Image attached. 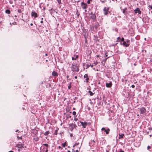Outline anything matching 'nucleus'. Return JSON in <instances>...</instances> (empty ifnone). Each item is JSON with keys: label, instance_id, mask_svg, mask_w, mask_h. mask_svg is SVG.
Instances as JSON below:
<instances>
[{"label": "nucleus", "instance_id": "nucleus-18", "mask_svg": "<svg viewBox=\"0 0 152 152\" xmlns=\"http://www.w3.org/2000/svg\"><path fill=\"white\" fill-rule=\"evenodd\" d=\"M88 93H89L90 95L91 96H92V95H93L94 93H92L91 91H88Z\"/></svg>", "mask_w": 152, "mask_h": 152}, {"label": "nucleus", "instance_id": "nucleus-36", "mask_svg": "<svg viewBox=\"0 0 152 152\" xmlns=\"http://www.w3.org/2000/svg\"><path fill=\"white\" fill-rule=\"evenodd\" d=\"M106 129H105L104 128H102V129H101V130H102V131H103V130H104V131H105V130Z\"/></svg>", "mask_w": 152, "mask_h": 152}, {"label": "nucleus", "instance_id": "nucleus-45", "mask_svg": "<svg viewBox=\"0 0 152 152\" xmlns=\"http://www.w3.org/2000/svg\"><path fill=\"white\" fill-rule=\"evenodd\" d=\"M75 79H77V76H75Z\"/></svg>", "mask_w": 152, "mask_h": 152}, {"label": "nucleus", "instance_id": "nucleus-23", "mask_svg": "<svg viewBox=\"0 0 152 152\" xmlns=\"http://www.w3.org/2000/svg\"><path fill=\"white\" fill-rule=\"evenodd\" d=\"M43 145L45 146V147H48V145L47 144H44L42 145V147H43Z\"/></svg>", "mask_w": 152, "mask_h": 152}, {"label": "nucleus", "instance_id": "nucleus-62", "mask_svg": "<svg viewBox=\"0 0 152 152\" xmlns=\"http://www.w3.org/2000/svg\"><path fill=\"white\" fill-rule=\"evenodd\" d=\"M75 121H76V119H75Z\"/></svg>", "mask_w": 152, "mask_h": 152}, {"label": "nucleus", "instance_id": "nucleus-42", "mask_svg": "<svg viewBox=\"0 0 152 152\" xmlns=\"http://www.w3.org/2000/svg\"><path fill=\"white\" fill-rule=\"evenodd\" d=\"M38 140V138H37L35 139V141H37Z\"/></svg>", "mask_w": 152, "mask_h": 152}, {"label": "nucleus", "instance_id": "nucleus-19", "mask_svg": "<svg viewBox=\"0 0 152 152\" xmlns=\"http://www.w3.org/2000/svg\"><path fill=\"white\" fill-rule=\"evenodd\" d=\"M5 12L7 14H10V11L9 10H7L5 11Z\"/></svg>", "mask_w": 152, "mask_h": 152}, {"label": "nucleus", "instance_id": "nucleus-56", "mask_svg": "<svg viewBox=\"0 0 152 152\" xmlns=\"http://www.w3.org/2000/svg\"><path fill=\"white\" fill-rule=\"evenodd\" d=\"M15 17H17V15H15Z\"/></svg>", "mask_w": 152, "mask_h": 152}, {"label": "nucleus", "instance_id": "nucleus-5", "mask_svg": "<svg viewBox=\"0 0 152 152\" xmlns=\"http://www.w3.org/2000/svg\"><path fill=\"white\" fill-rule=\"evenodd\" d=\"M134 13L136 14L138 13L139 14H140L141 13V11L140 10V9L138 8H136L134 10Z\"/></svg>", "mask_w": 152, "mask_h": 152}, {"label": "nucleus", "instance_id": "nucleus-44", "mask_svg": "<svg viewBox=\"0 0 152 152\" xmlns=\"http://www.w3.org/2000/svg\"><path fill=\"white\" fill-rule=\"evenodd\" d=\"M120 152H124V151L121 150Z\"/></svg>", "mask_w": 152, "mask_h": 152}, {"label": "nucleus", "instance_id": "nucleus-51", "mask_svg": "<svg viewBox=\"0 0 152 152\" xmlns=\"http://www.w3.org/2000/svg\"><path fill=\"white\" fill-rule=\"evenodd\" d=\"M105 56L106 57H107V55L106 54H105Z\"/></svg>", "mask_w": 152, "mask_h": 152}, {"label": "nucleus", "instance_id": "nucleus-9", "mask_svg": "<svg viewBox=\"0 0 152 152\" xmlns=\"http://www.w3.org/2000/svg\"><path fill=\"white\" fill-rule=\"evenodd\" d=\"M69 126L71 127L72 129V130L74 128H75L77 127V126L75 124H69Z\"/></svg>", "mask_w": 152, "mask_h": 152}, {"label": "nucleus", "instance_id": "nucleus-24", "mask_svg": "<svg viewBox=\"0 0 152 152\" xmlns=\"http://www.w3.org/2000/svg\"><path fill=\"white\" fill-rule=\"evenodd\" d=\"M87 66L88 67H89V66H91V67L92 68L93 66V65H91V64H90V65L88 64V65H87Z\"/></svg>", "mask_w": 152, "mask_h": 152}, {"label": "nucleus", "instance_id": "nucleus-1", "mask_svg": "<svg viewBox=\"0 0 152 152\" xmlns=\"http://www.w3.org/2000/svg\"><path fill=\"white\" fill-rule=\"evenodd\" d=\"M71 69L73 72H77L79 71L78 66L76 63V62H73L71 67Z\"/></svg>", "mask_w": 152, "mask_h": 152}, {"label": "nucleus", "instance_id": "nucleus-60", "mask_svg": "<svg viewBox=\"0 0 152 152\" xmlns=\"http://www.w3.org/2000/svg\"><path fill=\"white\" fill-rule=\"evenodd\" d=\"M18 131V130H17L16 131V132H17Z\"/></svg>", "mask_w": 152, "mask_h": 152}, {"label": "nucleus", "instance_id": "nucleus-52", "mask_svg": "<svg viewBox=\"0 0 152 152\" xmlns=\"http://www.w3.org/2000/svg\"><path fill=\"white\" fill-rule=\"evenodd\" d=\"M117 39H120V37H118L117 38Z\"/></svg>", "mask_w": 152, "mask_h": 152}, {"label": "nucleus", "instance_id": "nucleus-31", "mask_svg": "<svg viewBox=\"0 0 152 152\" xmlns=\"http://www.w3.org/2000/svg\"><path fill=\"white\" fill-rule=\"evenodd\" d=\"M92 0H88L87 1V3L88 4H89L90 3V1H91Z\"/></svg>", "mask_w": 152, "mask_h": 152}, {"label": "nucleus", "instance_id": "nucleus-61", "mask_svg": "<svg viewBox=\"0 0 152 152\" xmlns=\"http://www.w3.org/2000/svg\"><path fill=\"white\" fill-rule=\"evenodd\" d=\"M41 19H42V20H43V18H42Z\"/></svg>", "mask_w": 152, "mask_h": 152}, {"label": "nucleus", "instance_id": "nucleus-27", "mask_svg": "<svg viewBox=\"0 0 152 152\" xmlns=\"http://www.w3.org/2000/svg\"><path fill=\"white\" fill-rule=\"evenodd\" d=\"M54 134L56 135H57V130H56L54 132Z\"/></svg>", "mask_w": 152, "mask_h": 152}, {"label": "nucleus", "instance_id": "nucleus-30", "mask_svg": "<svg viewBox=\"0 0 152 152\" xmlns=\"http://www.w3.org/2000/svg\"><path fill=\"white\" fill-rule=\"evenodd\" d=\"M72 114H73L74 115H75L76 114V112L75 111H73L72 113Z\"/></svg>", "mask_w": 152, "mask_h": 152}, {"label": "nucleus", "instance_id": "nucleus-37", "mask_svg": "<svg viewBox=\"0 0 152 152\" xmlns=\"http://www.w3.org/2000/svg\"><path fill=\"white\" fill-rule=\"evenodd\" d=\"M12 24L13 25H15L16 24V22H14L12 23Z\"/></svg>", "mask_w": 152, "mask_h": 152}, {"label": "nucleus", "instance_id": "nucleus-25", "mask_svg": "<svg viewBox=\"0 0 152 152\" xmlns=\"http://www.w3.org/2000/svg\"><path fill=\"white\" fill-rule=\"evenodd\" d=\"M71 83H70V84L68 86V88L69 89H70V88L71 87Z\"/></svg>", "mask_w": 152, "mask_h": 152}, {"label": "nucleus", "instance_id": "nucleus-11", "mask_svg": "<svg viewBox=\"0 0 152 152\" xmlns=\"http://www.w3.org/2000/svg\"><path fill=\"white\" fill-rule=\"evenodd\" d=\"M52 75L54 76L57 77L58 75V73L57 72L53 71L52 72Z\"/></svg>", "mask_w": 152, "mask_h": 152}, {"label": "nucleus", "instance_id": "nucleus-55", "mask_svg": "<svg viewBox=\"0 0 152 152\" xmlns=\"http://www.w3.org/2000/svg\"><path fill=\"white\" fill-rule=\"evenodd\" d=\"M9 152H13V151H10Z\"/></svg>", "mask_w": 152, "mask_h": 152}, {"label": "nucleus", "instance_id": "nucleus-13", "mask_svg": "<svg viewBox=\"0 0 152 152\" xmlns=\"http://www.w3.org/2000/svg\"><path fill=\"white\" fill-rule=\"evenodd\" d=\"M112 84L111 82H110L108 83H106V86L107 87L110 88L112 86Z\"/></svg>", "mask_w": 152, "mask_h": 152}, {"label": "nucleus", "instance_id": "nucleus-41", "mask_svg": "<svg viewBox=\"0 0 152 152\" xmlns=\"http://www.w3.org/2000/svg\"><path fill=\"white\" fill-rule=\"evenodd\" d=\"M151 148V147L150 146H148L147 147V149H149Z\"/></svg>", "mask_w": 152, "mask_h": 152}, {"label": "nucleus", "instance_id": "nucleus-58", "mask_svg": "<svg viewBox=\"0 0 152 152\" xmlns=\"http://www.w3.org/2000/svg\"><path fill=\"white\" fill-rule=\"evenodd\" d=\"M85 12H86V11H87L86 10H85Z\"/></svg>", "mask_w": 152, "mask_h": 152}, {"label": "nucleus", "instance_id": "nucleus-2", "mask_svg": "<svg viewBox=\"0 0 152 152\" xmlns=\"http://www.w3.org/2000/svg\"><path fill=\"white\" fill-rule=\"evenodd\" d=\"M140 111L141 114H143L145 112L146 109L144 107H142L140 109Z\"/></svg>", "mask_w": 152, "mask_h": 152}, {"label": "nucleus", "instance_id": "nucleus-14", "mask_svg": "<svg viewBox=\"0 0 152 152\" xmlns=\"http://www.w3.org/2000/svg\"><path fill=\"white\" fill-rule=\"evenodd\" d=\"M43 152H48V147H43Z\"/></svg>", "mask_w": 152, "mask_h": 152}, {"label": "nucleus", "instance_id": "nucleus-20", "mask_svg": "<svg viewBox=\"0 0 152 152\" xmlns=\"http://www.w3.org/2000/svg\"><path fill=\"white\" fill-rule=\"evenodd\" d=\"M106 61L104 60V59L102 61L101 63L103 65H104Z\"/></svg>", "mask_w": 152, "mask_h": 152}, {"label": "nucleus", "instance_id": "nucleus-54", "mask_svg": "<svg viewBox=\"0 0 152 152\" xmlns=\"http://www.w3.org/2000/svg\"><path fill=\"white\" fill-rule=\"evenodd\" d=\"M43 9L44 10H45V7H44V8H43Z\"/></svg>", "mask_w": 152, "mask_h": 152}, {"label": "nucleus", "instance_id": "nucleus-3", "mask_svg": "<svg viewBox=\"0 0 152 152\" xmlns=\"http://www.w3.org/2000/svg\"><path fill=\"white\" fill-rule=\"evenodd\" d=\"M109 8H108L105 7L104 8L103 11L104 12V14L105 15H107L109 11Z\"/></svg>", "mask_w": 152, "mask_h": 152}, {"label": "nucleus", "instance_id": "nucleus-39", "mask_svg": "<svg viewBox=\"0 0 152 152\" xmlns=\"http://www.w3.org/2000/svg\"><path fill=\"white\" fill-rule=\"evenodd\" d=\"M95 17H96L94 15H93L92 16V18H93V19L95 18Z\"/></svg>", "mask_w": 152, "mask_h": 152}, {"label": "nucleus", "instance_id": "nucleus-10", "mask_svg": "<svg viewBox=\"0 0 152 152\" xmlns=\"http://www.w3.org/2000/svg\"><path fill=\"white\" fill-rule=\"evenodd\" d=\"M80 123H81V125L83 126V127L84 128H85L86 127V126H87V123L86 122H83L82 121H80Z\"/></svg>", "mask_w": 152, "mask_h": 152}, {"label": "nucleus", "instance_id": "nucleus-8", "mask_svg": "<svg viewBox=\"0 0 152 152\" xmlns=\"http://www.w3.org/2000/svg\"><path fill=\"white\" fill-rule=\"evenodd\" d=\"M24 144H18L16 145V147L19 148H23Z\"/></svg>", "mask_w": 152, "mask_h": 152}, {"label": "nucleus", "instance_id": "nucleus-26", "mask_svg": "<svg viewBox=\"0 0 152 152\" xmlns=\"http://www.w3.org/2000/svg\"><path fill=\"white\" fill-rule=\"evenodd\" d=\"M79 143L78 142L77 143H75V144L73 145V147H74V148H74V147L75 146H76L77 145H78L79 144Z\"/></svg>", "mask_w": 152, "mask_h": 152}, {"label": "nucleus", "instance_id": "nucleus-40", "mask_svg": "<svg viewBox=\"0 0 152 152\" xmlns=\"http://www.w3.org/2000/svg\"><path fill=\"white\" fill-rule=\"evenodd\" d=\"M109 57H107V58H105L104 59V60L105 61H106V60H107V59L109 58Z\"/></svg>", "mask_w": 152, "mask_h": 152}, {"label": "nucleus", "instance_id": "nucleus-63", "mask_svg": "<svg viewBox=\"0 0 152 152\" xmlns=\"http://www.w3.org/2000/svg\"><path fill=\"white\" fill-rule=\"evenodd\" d=\"M75 121H76V119H75Z\"/></svg>", "mask_w": 152, "mask_h": 152}, {"label": "nucleus", "instance_id": "nucleus-64", "mask_svg": "<svg viewBox=\"0 0 152 152\" xmlns=\"http://www.w3.org/2000/svg\"><path fill=\"white\" fill-rule=\"evenodd\" d=\"M68 152H70V151H68Z\"/></svg>", "mask_w": 152, "mask_h": 152}, {"label": "nucleus", "instance_id": "nucleus-32", "mask_svg": "<svg viewBox=\"0 0 152 152\" xmlns=\"http://www.w3.org/2000/svg\"><path fill=\"white\" fill-rule=\"evenodd\" d=\"M148 7L150 8H151V9L152 10V6H151V5H149L148 6Z\"/></svg>", "mask_w": 152, "mask_h": 152}, {"label": "nucleus", "instance_id": "nucleus-12", "mask_svg": "<svg viewBox=\"0 0 152 152\" xmlns=\"http://www.w3.org/2000/svg\"><path fill=\"white\" fill-rule=\"evenodd\" d=\"M78 58V55H75L72 57V59L73 60H77Z\"/></svg>", "mask_w": 152, "mask_h": 152}, {"label": "nucleus", "instance_id": "nucleus-29", "mask_svg": "<svg viewBox=\"0 0 152 152\" xmlns=\"http://www.w3.org/2000/svg\"><path fill=\"white\" fill-rule=\"evenodd\" d=\"M9 3L10 4H12L13 3V2L12 1V0H10Z\"/></svg>", "mask_w": 152, "mask_h": 152}, {"label": "nucleus", "instance_id": "nucleus-7", "mask_svg": "<svg viewBox=\"0 0 152 152\" xmlns=\"http://www.w3.org/2000/svg\"><path fill=\"white\" fill-rule=\"evenodd\" d=\"M31 15L32 16H34L35 18L37 17L38 16L37 13L34 11H32V12Z\"/></svg>", "mask_w": 152, "mask_h": 152}, {"label": "nucleus", "instance_id": "nucleus-16", "mask_svg": "<svg viewBox=\"0 0 152 152\" xmlns=\"http://www.w3.org/2000/svg\"><path fill=\"white\" fill-rule=\"evenodd\" d=\"M119 139H121L123 138V136H124V135L123 134H119Z\"/></svg>", "mask_w": 152, "mask_h": 152}, {"label": "nucleus", "instance_id": "nucleus-28", "mask_svg": "<svg viewBox=\"0 0 152 152\" xmlns=\"http://www.w3.org/2000/svg\"><path fill=\"white\" fill-rule=\"evenodd\" d=\"M58 3L59 4H60L61 3V0H57Z\"/></svg>", "mask_w": 152, "mask_h": 152}, {"label": "nucleus", "instance_id": "nucleus-53", "mask_svg": "<svg viewBox=\"0 0 152 152\" xmlns=\"http://www.w3.org/2000/svg\"><path fill=\"white\" fill-rule=\"evenodd\" d=\"M30 25H31V26H32V25H33V24L31 23V24H30Z\"/></svg>", "mask_w": 152, "mask_h": 152}, {"label": "nucleus", "instance_id": "nucleus-33", "mask_svg": "<svg viewBox=\"0 0 152 152\" xmlns=\"http://www.w3.org/2000/svg\"><path fill=\"white\" fill-rule=\"evenodd\" d=\"M18 12L20 13L21 12V9H18Z\"/></svg>", "mask_w": 152, "mask_h": 152}, {"label": "nucleus", "instance_id": "nucleus-21", "mask_svg": "<svg viewBox=\"0 0 152 152\" xmlns=\"http://www.w3.org/2000/svg\"><path fill=\"white\" fill-rule=\"evenodd\" d=\"M126 43L128 44L129 45H129L130 44V40L129 39H127L126 40Z\"/></svg>", "mask_w": 152, "mask_h": 152}, {"label": "nucleus", "instance_id": "nucleus-57", "mask_svg": "<svg viewBox=\"0 0 152 152\" xmlns=\"http://www.w3.org/2000/svg\"><path fill=\"white\" fill-rule=\"evenodd\" d=\"M149 136L150 137H151V135H150Z\"/></svg>", "mask_w": 152, "mask_h": 152}, {"label": "nucleus", "instance_id": "nucleus-17", "mask_svg": "<svg viewBox=\"0 0 152 152\" xmlns=\"http://www.w3.org/2000/svg\"><path fill=\"white\" fill-rule=\"evenodd\" d=\"M110 131V129H109L108 128L107 129H106L105 130L104 132H106V134H109V132Z\"/></svg>", "mask_w": 152, "mask_h": 152}, {"label": "nucleus", "instance_id": "nucleus-59", "mask_svg": "<svg viewBox=\"0 0 152 152\" xmlns=\"http://www.w3.org/2000/svg\"><path fill=\"white\" fill-rule=\"evenodd\" d=\"M61 148V146H59V148Z\"/></svg>", "mask_w": 152, "mask_h": 152}, {"label": "nucleus", "instance_id": "nucleus-34", "mask_svg": "<svg viewBox=\"0 0 152 152\" xmlns=\"http://www.w3.org/2000/svg\"><path fill=\"white\" fill-rule=\"evenodd\" d=\"M66 145V144L64 143L62 144V146L63 147H65Z\"/></svg>", "mask_w": 152, "mask_h": 152}, {"label": "nucleus", "instance_id": "nucleus-43", "mask_svg": "<svg viewBox=\"0 0 152 152\" xmlns=\"http://www.w3.org/2000/svg\"><path fill=\"white\" fill-rule=\"evenodd\" d=\"M125 12V11L124 10H123V12H122L123 13H124Z\"/></svg>", "mask_w": 152, "mask_h": 152}, {"label": "nucleus", "instance_id": "nucleus-6", "mask_svg": "<svg viewBox=\"0 0 152 152\" xmlns=\"http://www.w3.org/2000/svg\"><path fill=\"white\" fill-rule=\"evenodd\" d=\"M84 78H86V80L84 81V82H86V83H88V80H89L87 74H85L84 76Z\"/></svg>", "mask_w": 152, "mask_h": 152}, {"label": "nucleus", "instance_id": "nucleus-15", "mask_svg": "<svg viewBox=\"0 0 152 152\" xmlns=\"http://www.w3.org/2000/svg\"><path fill=\"white\" fill-rule=\"evenodd\" d=\"M123 45L124 46H125L126 47H127L129 46V45L127 44L126 42L125 41H124L123 42Z\"/></svg>", "mask_w": 152, "mask_h": 152}, {"label": "nucleus", "instance_id": "nucleus-4", "mask_svg": "<svg viewBox=\"0 0 152 152\" xmlns=\"http://www.w3.org/2000/svg\"><path fill=\"white\" fill-rule=\"evenodd\" d=\"M81 7L83 9H86L87 8V5L86 3H84L83 2H82L81 3Z\"/></svg>", "mask_w": 152, "mask_h": 152}, {"label": "nucleus", "instance_id": "nucleus-47", "mask_svg": "<svg viewBox=\"0 0 152 152\" xmlns=\"http://www.w3.org/2000/svg\"><path fill=\"white\" fill-rule=\"evenodd\" d=\"M76 152H78V150H76Z\"/></svg>", "mask_w": 152, "mask_h": 152}, {"label": "nucleus", "instance_id": "nucleus-46", "mask_svg": "<svg viewBox=\"0 0 152 152\" xmlns=\"http://www.w3.org/2000/svg\"><path fill=\"white\" fill-rule=\"evenodd\" d=\"M40 23H43V21H42H42H40Z\"/></svg>", "mask_w": 152, "mask_h": 152}, {"label": "nucleus", "instance_id": "nucleus-48", "mask_svg": "<svg viewBox=\"0 0 152 152\" xmlns=\"http://www.w3.org/2000/svg\"><path fill=\"white\" fill-rule=\"evenodd\" d=\"M70 136H71V137H72V134H70Z\"/></svg>", "mask_w": 152, "mask_h": 152}, {"label": "nucleus", "instance_id": "nucleus-50", "mask_svg": "<svg viewBox=\"0 0 152 152\" xmlns=\"http://www.w3.org/2000/svg\"><path fill=\"white\" fill-rule=\"evenodd\" d=\"M72 152H75V150H73L72 151Z\"/></svg>", "mask_w": 152, "mask_h": 152}, {"label": "nucleus", "instance_id": "nucleus-35", "mask_svg": "<svg viewBox=\"0 0 152 152\" xmlns=\"http://www.w3.org/2000/svg\"><path fill=\"white\" fill-rule=\"evenodd\" d=\"M124 38L123 37H122L121 39V41H124Z\"/></svg>", "mask_w": 152, "mask_h": 152}, {"label": "nucleus", "instance_id": "nucleus-49", "mask_svg": "<svg viewBox=\"0 0 152 152\" xmlns=\"http://www.w3.org/2000/svg\"><path fill=\"white\" fill-rule=\"evenodd\" d=\"M67 77V78L68 79V77H69V76H68V75H67V77Z\"/></svg>", "mask_w": 152, "mask_h": 152}, {"label": "nucleus", "instance_id": "nucleus-38", "mask_svg": "<svg viewBox=\"0 0 152 152\" xmlns=\"http://www.w3.org/2000/svg\"><path fill=\"white\" fill-rule=\"evenodd\" d=\"M131 87L132 88H134L135 86L134 85H132Z\"/></svg>", "mask_w": 152, "mask_h": 152}, {"label": "nucleus", "instance_id": "nucleus-22", "mask_svg": "<svg viewBox=\"0 0 152 152\" xmlns=\"http://www.w3.org/2000/svg\"><path fill=\"white\" fill-rule=\"evenodd\" d=\"M49 133V132L48 131H46L44 133V134L45 136H47L48 134Z\"/></svg>", "mask_w": 152, "mask_h": 152}]
</instances>
